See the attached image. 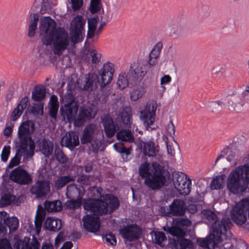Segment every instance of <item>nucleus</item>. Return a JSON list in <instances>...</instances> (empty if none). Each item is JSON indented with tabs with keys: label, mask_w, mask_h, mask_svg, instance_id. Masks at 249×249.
Returning a JSON list of instances; mask_svg holds the SVG:
<instances>
[{
	"label": "nucleus",
	"mask_w": 249,
	"mask_h": 249,
	"mask_svg": "<svg viewBox=\"0 0 249 249\" xmlns=\"http://www.w3.org/2000/svg\"><path fill=\"white\" fill-rule=\"evenodd\" d=\"M147 60H140L132 63L129 69L130 78L133 82L139 84L149 70Z\"/></svg>",
	"instance_id": "8"
},
{
	"label": "nucleus",
	"mask_w": 249,
	"mask_h": 249,
	"mask_svg": "<svg viewBox=\"0 0 249 249\" xmlns=\"http://www.w3.org/2000/svg\"><path fill=\"white\" fill-rule=\"evenodd\" d=\"M39 247L40 243L35 238L30 243L25 241H20L15 245L16 249H39Z\"/></svg>",
	"instance_id": "31"
},
{
	"label": "nucleus",
	"mask_w": 249,
	"mask_h": 249,
	"mask_svg": "<svg viewBox=\"0 0 249 249\" xmlns=\"http://www.w3.org/2000/svg\"><path fill=\"white\" fill-rule=\"evenodd\" d=\"M103 240L107 243L115 246L116 244V240L114 234L111 233L106 234L105 236H103Z\"/></svg>",
	"instance_id": "55"
},
{
	"label": "nucleus",
	"mask_w": 249,
	"mask_h": 249,
	"mask_svg": "<svg viewBox=\"0 0 249 249\" xmlns=\"http://www.w3.org/2000/svg\"><path fill=\"white\" fill-rule=\"evenodd\" d=\"M28 102V98L25 96L22 98L18 106L12 111L11 119L12 121L17 120L21 115L23 110L26 107Z\"/></svg>",
	"instance_id": "29"
},
{
	"label": "nucleus",
	"mask_w": 249,
	"mask_h": 249,
	"mask_svg": "<svg viewBox=\"0 0 249 249\" xmlns=\"http://www.w3.org/2000/svg\"><path fill=\"white\" fill-rule=\"evenodd\" d=\"M30 191L36 197H44L50 192V183L44 180H38L31 187Z\"/></svg>",
	"instance_id": "15"
},
{
	"label": "nucleus",
	"mask_w": 249,
	"mask_h": 249,
	"mask_svg": "<svg viewBox=\"0 0 249 249\" xmlns=\"http://www.w3.org/2000/svg\"><path fill=\"white\" fill-rule=\"evenodd\" d=\"M16 196L10 191H6L0 198V207H4L12 204H16Z\"/></svg>",
	"instance_id": "30"
},
{
	"label": "nucleus",
	"mask_w": 249,
	"mask_h": 249,
	"mask_svg": "<svg viewBox=\"0 0 249 249\" xmlns=\"http://www.w3.org/2000/svg\"><path fill=\"white\" fill-rule=\"evenodd\" d=\"M220 165L224 170H229L230 168L237 163V156L234 149L229 147L225 148L216 159L215 163L221 160Z\"/></svg>",
	"instance_id": "11"
},
{
	"label": "nucleus",
	"mask_w": 249,
	"mask_h": 249,
	"mask_svg": "<svg viewBox=\"0 0 249 249\" xmlns=\"http://www.w3.org/2000/svg\"><path fill=\"white\" fill-rule=\"evenodd\" d=\"M142 151L145 155L149 157H156L158 160L162 161V154L160 153L159 146L156 145L154 142L147 141L143 142Z\"/></svg>",
	"instance_id": "21"
},
{
	"label": "nucleus",
	"mask_w": 249,
	"mask_h": 249,
	"mask_svg": "<svg viewBox=\"0 0 249 249\" xmlns=\"http://www.w3.org/2000/svg\"><path fill=\"white\" fill-rule=\"evenodd\" d=\"M131 130L122 129L119 131L116 135L118 140L122 141L127 142H133L135 141V138L131 132Z\"/></svg>",
	"instance_id": "34"
},
{
	"label": "nucleus",
	"mask_w": 249,
	"mask_h": 249,
	"mask_svg": "<svg viewBox=\"0 0 249 249\" xmlns=\"http://www.w3.org/2000/svg\"><path fill=\"white\" fill-rule=\"evenodd\" d=\"M138 84L137 82H133L131 81L129 70H128L127 73L125 72H122L118 75L117 85L121 89L127 87L129 85L134 86Z\"/></svg>",
	"instance_id": "26"
},
{
	"label": "nucleus",
	"mask_w": 249,
	"mask_h": 249,
	"mask_svg": "<svg viewBox=\"0 0 249 249\" xmlns=\"http://www.w3.org/2000/svg\"><path fill=\"white\" fill-rule=\"evenodd\" d=\"M100 8V0H90V11L92 13H97Z\"/></svg>",
	"instance_id": "61"
},
{
	"label": "nucleus",
	"mask_w": 249,
	"mask_h": 249,
	"mask_svg": "<svg viewBox=\"0 0 249 249\" xmlns=\"http://www.w3.org/2000/svg\"><path fill=\"white\" fill-rule=\"evenodd\" d=\"M44 104L42 102H39L36 104H34L32 108V112L35 115L43 114Z\"/></svg>",
	"instance_id": "54"
},
{
	"label": "nucleus",
	"mask_w": 249,
	"mask_h": 249,
	"mask_svg": "<svg viewBox=\"0 0 249 249\" xmlns=\"http://www.w3.org/2000/svg\"><path fill=\"white\" fill-rule=\"evenodd\" d=\"M54 155L57 160L61 163H66L68 161V159L59 147L55 148Z\"/></svg>",
	"instance_id": "49"
},
{
	"label": "nucleus",
	"mask_w": 249,
	"mask_h": 249,
	"mask_svg": "<svg viewBox=\"0 0 249 249\" xmlns=\"http://www.w3.org/2000/svg\"><path fill=\"white\" fill-rule=\"evenodd\" d=\"M44 207L46 210L49 213L59 212L62 209L61 202L59 200L46 201L44 202Z\"/></svg>",
	"instance_id": "37"
},
{
	"label": "nucleus",
	"mask_w": 249,
	"mask_h": 249,
	"mask_svg": "<svg viewBox=\"0 0 249 249\" xmlns=\"http://www.w3.org/2000/svg\"><path fill=\"white\" fill-rule=\"evenodd\" d=\"M50 115L52 118L55 119L56 117L59 107V103L57 96L54 95H52L50 98Z\"/></svg>",
	"instance_id": "38"
},
{
	"label": "nucleus",
	"mask_w": 249,
	"mask_h": 249,
	"mask_svg": "<svg viewBox=\"0 0 249 249\" xmlns=\"http://www.w3.org/2000/svg\"><path fill=\"white\" fill-rule=\"evenodd\" d=\"M85 23L83 16L75 17L71 22L70 35L64 28L57 27L55 21L50 17H43L39 21V36L43 44L52 45L53 53L60 56L68 49L70 43L74 45L83 40Z\"/></svg>",
	"instance_id": "1"
},
{
	"label": "nucleus",
	"mask_w": 249,
	"mask_h": 249,
	"mask_svg": "<svg viewBox=\"0 0 249 249\" xmlns=\"http://www.w3.org/2000/svg\"><path fill=\"white\" fill-rule=\"evenodd\" d=\"M180 249H192L193 243L190 240L185 238L181 239L179 241Z\"/></svg>",
	"instance_id": "58"
},
{
	"label": "nucleus",
	"mask_w": 249,
	"mask_h": 249,
	"mask_svg": "<svg viewBox=\"0 0 249 249\" xmlns=\"http://www.w3.org/2000/svg\"><path fill=\"white\" fill-rule=\"evenodd\" d=\"M114 73L115 65L111 62H107L100 68L96 75L98 78V84L102 89L111 82Z\"/></svg>",
	"instance_id": "9"
},
{
	"label": "nucleus",
	"mask_w": 249,
	"mask_h": 249,
	"mask_svg": "<svg viewBox=\"0 0 249 249\" xmlns=\"http://www.w3.org/2000/svg\"><path fill=\"white\" fill-rule=\"evenodd\" d=\"M157 108V102L151 101L147 103L144 108L141 111L140 118L146 127H150L153 125L155 120Z\"/></svg>",
	"instance_id": "12"
},
{
	"label": "nucleus",
	"mask_w": 249,
	"mask_h": 249,
	"mask_svg": "<svg viewBox=\"0 0 249 249\" xmlns=\"http://www.w3.org/2000/svg\"><path fill=\"white\" fill-rule=\"evenodd\" d=\"M78 106L73 99L65 104L61 107L62 115L67 118L69 122L73 121L77 113Z\"/></svg>",
	"instance_id": "19"
},
{
	"label": "nucleus",
	"mask_w": 249,
	"mask_h": 249,
	"mask_svg": "<svg viewBox=\"0 0 249 249\" xmlns=\"http://www.w3.org/2000/svg\"><path fill=\"white\" fill-rule=\"evenodd\" d=\"M167 131L170 135L173 138L175 141V127L172 121H170L167 125L166 127Z\"/></svg>",
	"instance_id": "63"
},
{
	"label": "nucleus",
	"mask_w": 249,
	"mask_h": 249,
	"mask_svg": "<svg viewBox=\"0 0 249 249\" xmlns=\"http://www.w3.org/2000/svg\"><path fill=\"white\" fill-rule=\"evenodd\" d=\"M201 213L203 216L210 222L214 223L217 220L216 214L210 209L204 210Z\"/></svg>",
	"instance_id": "52"
},
{
	"label": "nucleus",
	"mask_w": 249,
	"mask_h": 249,
	"mask_svg": "<svg viewBox=\"0 0 249 249\" xmlns=\"http://www.w3.org/2000/svg\"><path fill=\"white\" fill-rule=\"evenodd\" d=\"M163 230L170 234L178 237H183L186 234L185 232L179 227H163Z\"/></svg>",
	"instance_id": "42"
},
{
	"label": "nucleus",
	"mask_w": 249,
	"mask_h": 249,
	"mask_svg": "<svg viewBox=\"0 0 249 249\" xmlns=\"http://www.w3.org/2000/svg\"><path fill=\"white\" fill-rule=\"evenodd\" d=\"M161 45L160 43L157 44L151 51L149 56L152 58H158L160 53Z\"/></svg>",
	"instance_id": "56"
},
{
	"label": "nucleus",
	"mask_w": 249,
	"mask_h": 249,
	"mask_svg": "<svg viewBox=\"0 0 249 249\" xmlns=\"http://www.w3.org/2000/svg\"><path fill=\"white\" fill-rule=\"evenodd\" d=\"M104 199L106 202L100 199H84L83 207L85 209L90 210L95 214L101 215L111 213L119 206L118 198L112 195H106Z\"/></svg>",
	"instance_id": "4"
},
{
	"label": "nucleus",
	"mask_w": 249,
	"mask_h": 249,
	"mask_svg": "<svg viewBox=\"0 0 249 249\" xmlns=\"http://www.w3.org/2000/svg\"><path fill=\"white\" fill-rule=\"evenodd\" d=\"M90 112L88 109L80 108L78 116L77 117L75 116L73 120L74 125L78 127L83 125L90 118Z\"/></svg>",
	"instance_id": "28"
},
{
	"label": "nucleus",
	"mask_w": 249,
	"mask_h": 249,
	"mask_svg": "<svg viewBox=\"0 0 249 249\" xmlns=\"http://www.w3.org/2000/svg\"><path fill=\"white\" fill-rule=\"evenodd\" d=\"M91 181V177L90 176L82 175L78 177L77 178V181L85 185H89Z\"/></svg>",
	"instance_id": "62"
},
{
	"label": "nucleus",
	"mask_w": 249,
	"mask_h": 249,
	"mask_svg": "<svg viewBox=\"0 0 249 249\" xmlns=\"http://www.w3.org/2000/svg\"><path fill=\"white\" fill-rule=\"evenodd\" d=\"M174 223L178 227H188L191 226V221L187 218H178L174 220Z\"/></svg>",
	"instance_id": "53"
},
{
	"label": "nucleus",
	"mask_w": 249,
	"mask_h": 249,
	"mask_svg": "<svg viewBox=\"0 0 249 249\" xmlns=\"http://www.w3.org/2000/svg\"><path fill=\"white\" fill-rule=\"evenodd\" d=\"M0 249H12L9 241L6 239L0 240Z\"/></svg>",
	"instance_id": "64"
},
{
	"label": "nucleus",
	"mask_w": 249,
	"mask_h": 249,
	"mask_svg": "<svg viewBox=\"0 0 249 249\" xmlns=\"http://www.w3.org/2000/svg\"><path fill=\"white\" fill-rule=\"evenodd\" d=\"M231 225V222L229 218H224L221 220H217L212 225L213 233L210 234L205 239L198 240V244L208 249H214L215 244L214 239L219 237L228 236L230 234L229 229Z\"/></svg>",
	"instance_id": "5"
},
{
	"label": "nucleus",
	"mask_w": 249,
	"mask_h": 249,
	"mask_svg": "<svg viewBox=\"0 0 249 249\" xmlns=\"http://www.w3.org/2000/svg\"><path fill=\"white\" fill-rule=\"evenodd\" d=\"M99 132L97 125L91 124L87 125L84 128L80 138L82 144L91 143L95 140L96 136Z\"/></svg>",
	"instance_id": "18"
},
{
	"label": "nucleus",
	"mask_w": 249,
	"mask_h": 249,
	"mask_svg": "<svg viewBox=\"0 0 249 249\" xmlns=\"http://www.w3.org/2000/svg\"><path fill=\"white\" fill-rule=\"evenodd\" d=\"M86 83L83 89L90 91L96 89L97 84H98V78L95 74H89L86 78Z\"/></svg>",
	"instance_id": "33"
},
{
	"label": "nucleus",
	"mask_w": 249,
	"mask_h": 249,
	"mask_svg": "<svg viewBox=\"0 0 249 249\" xmlns=\"http://www.w3.org/2000/svg\"><path fill=\"white\" fill-rule=\"evenodd\" d=\"M57 4L55 0H50L49 2L48 0H42V6L40 9V13L44 14L45 13L52 14L53 13V8Z\"/></svg>",
	"instance_id": "35"
},
{
	"label": "nucleus",
	"mask_w": 249,
	"mask_h": 249,
	"mask_svg": "<svg viewBox=\"0 0 249 249\" xmlns=\"http://www.w3.org/2000/svg\"><path fill=\"white\" fill-rule=\"evenodd\" d=\"M249 201L243 199L236 203L230 211V216L232 221L238 226L249 229V222L247 221V213Z\"/></svg>",
	"instance_id": "6"
},
{
	"label": "nucleus",
	"mask_w": 249,
	"mask_h": 249,
	"mask_svg": "<svg viewBox=\"0 0 249 249\" xmlns=\"http://www.w3.org/2000/svg\"><path fill=\"white\" fill-rule=\"evenodd\" d=\"M101 54L96 50H91L89 51V56L88 61L89 64L98 65L101 61Z\"/></svg>",
	"instance_id": "44"
},
{
	"label": "nucleus",
	"mask_w": 249,
	"mask_h": 249,
	"mask_svg": "<svg viewBox=\"0 0 249 249\" xmlns=\"http://www.w3.org/2000/svg\"><path fill=\"white\" fill-rule=\"evenodd\" d=\"M38 21V16L37 14H33L30 15L28 31V36L29 37H33L35 36Z\"/></svg>",
	"instance_id": "39"
},
{
	"label": "nucleus",
	"mask_w": 249,
	"mask_h": 249,
	"mask_svg": "<svg viewBox=\"0 0 249 249\" xmlns=\"http://www.w3.org/2000/svg\"><path fill=\"white\" fill-rule=\"evenodd\" d=\"M249 186V165L244 164L236 167L229 173L227 188L234 195L245 192Z\"/></svg>",
	"instance_id": "3"
},
{
	"label": "nucleus",
	"mask_w": 249,
	"mask_h": 249,
	"mask_svg": "<svg viewBox=\"0 0 249 249\" xmlns=\"http://www.w3.org/2000/svg\"><path fill=\"white\" fill-rule=\"evenodd\" d=\"M10 177L11 180L20 184H28L32 181L30 175L20 167L14 169L11 172Z\"/></svg>",
	"instance_id": "16"
},
{
	"label": "nucleus",
	"mask_w": 249,
	"mask_h": 249,
	"mask_svg": "<svg viewBox=\"0 0 249 249\" xmlns=\"http://www.w3.org/2000/svg\"><path fill=\"white\" fill-rule=\"evenodd\" d=\"M35 154V150L18 144L15 156L13 157L8 165L9 168H12L18 165L22 156L24 159L31 158Z\"/></svg>",
	"instance_id": "13"
},
{
	"label": "nucleus",
	"mask_w": 249,
	"mask_h": 249,
	"mask_svg": "<svg viewBox=\"0 0 249 249\" xmlns=\"http://www.w3.org/2000/svg\"><path fill=\"white\" fill-rule=\"evenodd\" d=\"M166 240V237L165 234L160 231L155 232L154 233V239H153V242L161 246H164V244L163 243L164 241Z\"/></svg>",
	"instance_id": "50"
},
{
	"label": "nucleus",
	"mask_w": 249,
	"mask_h": 249,
	"mask_svg": "<svg viewBox=\"0 0 249 249\" xmlns=\"http://www.w3.org/2000/svg\"><path fill=\"white\" fill-rule=\"evenodd\" d=\"M214 241L215 246H218L219 249H230L231 247V243L230 240L227 239V236L217 237L214 239Z\"/></svg>",
	"instance_id": "43"
},
{
	"label": "nucleus",
	"mask_w": 249,
	"mask_h": 249,
	"mask_svg": "<svg viewBox=\"0 0 249 249\" xmlns=\"http://www.w3.org/2000/svg\"><path fill=\"white\" fill-rule=\"evenodd\" d=\"M145 91L142 87L138 88L132 91L130 94L131 100L136 101L142 97L145 94Z\"/></svg>",
	"instance_id": "51"
},
{
	"label": "nucleus",
	"mask_w": 249,
	"mask_h": 249,
	"mask_svg": "<svg viewBox=\"0 0 249 249\" xmlns=\"http://www.w3.org/2000/svg\"><path fill=\"white\" fill-rule=\"evenodd\" d=\"M11 147L9 145H5L3 147L1 153V160L6 162L10 154Z\"/></svg>",
	"instance_id": "57"
},
{
	"label": "nucleus",
	"mask_w": 249,
	"mask_h": 249,
	"mask_svg": "<svg viewBox=\"0 0 249 249\" xmlns=\"http://www.w3.org/2000/svg\"><path fill=\"white\" fill-rule=\"evenodd\" d=\"M62 221L57 218L50 217H47L45 223V228L52 231H58L62 228Z\"/></svg>",
	"instance_id": "27"
},
{
	"label": "nucleus",
	"mask_w": 249,
	"mask_h": 249,
	"mask_svg": "<svg viewBox=\"0 0 249 249\" xmlns=\"http://www.w3.org/2000/svg\"><path fill=\"white\" fill-rule=\"evenodd\" d=\"M139 174L142 178H145L144 184L151 190L159 189L165 184L166 178L163 174L162 167L156 162L151 164L147 162L142 164Z\"/></svg>",
	"instance_id": "2"
},
{
	"label": "nucleus",
	"mask_w": 249,
	"mask_h": 249,
	"mask_svg": "<svg viewBox=\"0 0 249 249\" xmlns=\"http://www.w3.org/2000/svg\"><path fill=\"white\" fill-rule=\"evenodd\" d=\"M61 143L62 146H65L71 150H73L79 144L78 133L73 131L67 132L62 137Z\"/></svg>",
	"instance_id": "23"
},
{
	"label": "nucleus",
	"mask_w": 249,
	"mask_h": 249,
	"mask_svg": "<svg viewBox=\"0 0 249 249\" xmlns=\"http://www.w3.org/2000/svg\"><path fill=\"white\" fill-rule=\"evenodd\" d=\"M82 197L80 196L76 199H71L67 200L65 205L67 209L70 210H76L80 207L82 202Z\"/></svg>",
	"instance_id": "46"
},
{
	"label": "nucleus",
	"mask_w": 249,
	"mask_h": 249,
	"mask_svg": "<svg viewBox=\"0 0 249 249\" xmlns=\"http://www.w3.org/2000/svg\"><path fill=\"white\" fill-rule=\"evenodd\" d=\"M81 190L78 188L75 184H71L67 187V195H70L71 196H74V195L77 193H79Z\"/></svg>",
	"instance_id": "60"
},
{
	"label": "nucleus",
	"mask_w": 249,
	"mask_h": 249,
	"mask_svg": "<svg viewBox=\"0 0 249 249\" xmlns=\"http://www.w3.org/2000/svg\"><path fill=\"white\" fill-rule=\"evenodd\" d=\"M226 106L230 111L241 112L246 107V101L239 95H235L228 98Z\"/></svg>",
	"instance_id": "20"
},
{
	"label": "nucleus",
	"mask_w": 249,
	"mask_h": 249,
	"mask_svg": "<svg viewBox=\"0 0 249 249\" xmlns=\"http://www.w3.org/2000/svg\"><path fill=\"white\" fill-rule=\"evenodd\" d=\"M120 116H121L124 126L128 127L134 131V124L132 123L131 114L125 110L123 109L120 113Z\"/></svg>",
	"instance_id": "40"
},
{
	"label": "nucleus",
	"mask_w": 249,
	"mask_h": 249,
	"mask_svg": "<svg viewBox=\"0 0 249 249\" xmlns=\"http://www.w3.org/2000/svg\"><path fill=\"white\" fill-rule=\"evenodd\" d=\"M186 210L184 201L176 199L169 205V213L174 216H182Z\"/></svg>",
	"instance_id": "25"
},
{
	"label": "nucleus",
	"mask_w": 249,
	"mask_h": 249,
	"mask_svg": "<svg viewBox=\"0 0 249 249\" xmlns=\"http://www.w3.org/2000/svg\"><path fill=\"white\" fill-rule=\"evenodd\" d=\"M74 179L75 178L72 176H65L60 177L55 181V187L57 189H61L67 183L71 181H74Z\"/></svg>",
	"instance_id": "45"
},
{
	"label": "nucleus",
	"mask_w": 249,
	"mask_h": 249,
	"mask_svg": "<svg viewBox=\"0 0 249 249\" xmlns=\"http://www.w3.org/2000/svg\"><path fill=\"white\" fill-rule=\"evenodd\" d=\"M82 220L84 227L87 231L96 233L99 231L101 223L97 216L87 214L83 217Z\"/></svg>",
	"instance_id": "17"
},
{
	"label": "nucleus",
	"mask_w": 249,
	"mask_h": 249,
	"mask_svg": "<svg viewBox=\"0 0 249 249\" xmlns=\"http://www.w3.org/2000/svg\"><path fill=\"white\" fill-rule=\"evenodd\" d=\"M102 119V123L107 137H112L119 129L118 125L114 123L113 119L108 115H104Z\"/></svg>",
	"instance_id": "24"
},
{
	"label": "nucleus",
	"mask_w": 249,
	"mask_h": 249,
	"mask_svg": "<svg viewBox=\"0 0 249 249\" xmlns=\"http://www.w3.org/2000/svg\"><path fill=\"white\" fill-rule=\"evenodd\" d=\"M35 130V124L32 121L27 120L21 124L18 132V144L35 150L36 142L31 136Z\"/></svg>",
	"instance_id": "7"
},
{
	"label": "nucleus",
	"mask_w": 249,
	"mask_h": 249,
	"mask_svg": "<svg viewBox=\"0 0 249 249\" xmlns=\"http://www.w3.org/2000/svg\"><path fill=\"white\" fill-rule=\"evenodd\" d=\"M225 178L226 175L224 174L217 176L211 182V189L213 190L222 189L224 187V180Z\"/></svg>",
	"instance_id": "41"
},
{
	"label": "nucleus",
	"mask_w": 249,
	"mask_h": 249,
	"mask_svg": "<svg viewBox=\"0 0 249 249\" xmlns=\"http://www.w3.org/2000/svg\"><path fill=\"white\" fill-rule=\"evenodd\" d=\"M120 233L124 239L132 241L139 238L141 234V230L136 224H132L121 229Z\"/></svg>",
	"instance_id": "14"
},
{
	"label": "nucleus",
	"mask_w": 249,
	"mask_h": 249,
	"mask_svg": "<svg viewBox=\"0 0 249 249\" xmlns=\"http://www.w3.org/2000/svg\"><path fill=\"white\" fill-rule=\"evenodd\" d=\"M182 30L183 28L180 25H175L170 31V36L173 37H178L180 35Z\"/></svg>",
	"instance_id": "59"
},
{
	"label": "nucleus",
	"mask_w": 249,
	"mask_h": 249,
	"mask_svg": "<svg viewBox=\"0 0 249 249\" xmlns=\"http://www.w3.org/2000/svg\"><path fill=\"white\" fill-rule=\"evenodd\" d=\"M45 216V212L43 210L38 209L36 215L35 220V228L36 234H38L41 231L42 222L44 219Z\"/></svg>",
	"instance_id": "36"
},
{
	"label": "nucleus",
	"mask_w": 249,
	"mask_h": 249,
	"mask_svg": "<svg viewBox=\"0 0 249 249\" xmlns=\"http://www.w3.org/2000/svg\"><path fill=\"white\" fill-rule=\"evenodd\" d=\"M37 150L45 157H49L53 153V143L45 137H40L36 142Z\"/></svg>",
	"instance_id": "22"
},
{
	"label": "nucleus",
	"mask_w": 249,
	"mask_h": 249,
	"mask_svg": "<svg viewBox=\"0 0 249 249\" xmlns=\"http://www.w3.org/2000/svg\"><path fill=\"white\" fill-rule=\"evenodd\" d=\"M98 22L97 18H93L88 19V32L87 36L89 38L93 37Z\"/></svg>",
	"instance_id": "47"
},
{
	"label": "nucleus",
	"mask_w": 249,
	"mask_h": 249,
	"mask_svg": "<svg viewBox=\"0 0 249 249\" xmlns=\"http://www.w3.org/2000/svg\"><path fill=\"white\" fill-rule=\"evenodd\" d=\"M46 89L43 86L35 87L32 93V98L35 101L42 102L46 97Z\"/></svg>",
	"instance_id": "32"
},
{
	"label": "nucleus",
	"mask_w": 249,
	"mask_h": 249,
	"mask_svg": "<svg viewBox=\"0 0 249 249\" xmlns=\"http://www.w3.org/2000/svg\"><path fill=\"white\" fill-rule=\"evenodd\" d=\"M173 184L177 191L183 196L188 195L191 191L192 181L184 173H177L173 175Z\"/></svg>",
	"instance_id": "10"
},
{
	"label": "nucleus",
	"mask_w": 249,
	"mask_h": 249,
	"mask_svg": "<svg viewBox=\"0 0 249 249\" xmlns=\"http://www.w3.org/2000/svg\"><path fill=\"white\" fill-rule=\"evenodd\" d=\"M8 228L9 232L15 231L18 226V220L17 217H10L7 219V221L4 223Z\"/></svg>",
	"instance_id": "48"
}]
</instances>
